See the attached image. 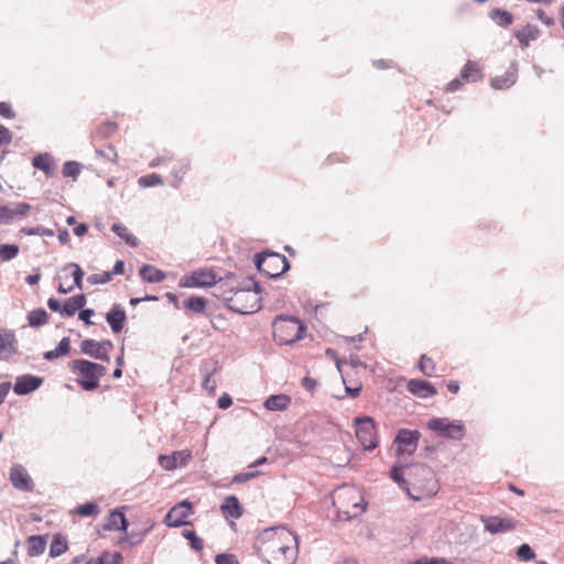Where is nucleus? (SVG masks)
Instances as JSON below:
<instances>
[{"label":"nucleus","instance_id":"2eb2a0df","mask_svg":"<svg viewBox=\"0 0 564 564\" xmlns=\"http://www.w3.org/2000/svg\"><path fill=\"white\" fill-rule=\"evenodd\" d=\"M62 273L69 272L70 276L73 278L74 283L65 286L63 282L58 283L57 292L61 294H67L70 293L75 288L82 290L83 289V278H84V271L79 267V264L70 262L65 264L61 269Z\"/></svg>","mask_w":564,"mask_h":564},{"label":"nucleus","instance_id":"4be33fe9","mask_svg":"<svg viewBox=\"0 0 564 564\" xmlns=\"http://www.w3.org/2000/svg\"><path fill=\"white\" fill-rule=\"evenodd\" d=\"M517 73H518V68H517V65L513 63L506 70L503 76H497L491 79V86L495 89H505V88L511 87L516 83Z\"/></svg>","mask_w":564,"mask_h":564},{"label":"nucleus","instance_id":"b1692460","mask_svg":"<svg viewBox=\"0 0 564 564\" xmlns=\"http://www.w3.org/2000/svg\"><path fill=\"white\" fill-rule=\"evenodd\" d=\"M128 528V520L124 517L123 512L119 510H113L107 518V522L105 524L106 530H116V531H126Z\"/></svg>","mask_w":564,"mask_h":564},{"label":"nucleus","instance_id":"423d86ee","mask_svg":"<svg viewBox=\"0 0 564 564\" xmlns=\"http://www.w3.org/2000/svg\"><path fill=\"white\" fill-rule=\"evenodd\" d=\"M273 337L280 345H291L305 335L306 328L301 319L292 316H279L273 321Z\"/></svg>","mask_w":564,"mask_h":564},{"label":"nucleus","instance_id":"3c124183","mask_svg":"<svg viewBox=\"0 0 564 564\" xmlns=\"http://www.w3.org/2000/svg\"><path fill=\"white\" fill-rule=\"evenodd\" d=\"M188 169V163L185 161L177 162L176 166L174 167V176H175V186H177V183H180L183 178L184 173Z\"/></svg>","mask_w":564,"mask_h":564},{"label":"nucleus","instance_id":"5fc2aeb1","mask_svg":"<svg viewBox=\"0 0 564 564\" xmlns=\"http://www.w3.org/2000/svg\"><path fill=\"white\" fill-rule=\"evenodd\" d=\"M12 220V207L0 205V224H9Z\"/></svg>","mask_w":564,"mask_h":564},{"label":"nucleus","instance_id":"49530a36","mask_svg":"<svg viewBox=\"0 0 564 564\" xmlns=\"http://www.w3.org/2000/svg\"><path fill=\"white\" fill-rule=\"evenodd\" d=\"M110 280H111V273L107 272V271L102 272V273H94L87 278V282L90 283L91 285L105 284V283L109 282Z\"/></svg>","mask_w":564,"mask_h":564},{"label":"nucleus","instance_id":"e433bc0d","mask_svg":"<svg viewBox=\"0 0 564 564\" xmlns=\"http://www.w3.org/2000/svg\"><path fill=\"white\" fill-rule=\"evenodd\" d=\"M20 248L18 245L2 243L0 245V261L7 262L14 259L19 254Z\"/></svg>","mask_w":564,"mask_h":564},{"label":"nucleus","instance_id":"c03bdc74","mask_svg":"<svg viewBox=\"0 0 564 564\" xmlns=\"http://www.w3.org/2000/svg\"><path fill=\"white\" fill-rule=\"evenodd\" d=\"M419 368L427 377L433 376V373L435 372V365L433 360L426 357L425 355L421 357Z\"/></svg>","mask_w":564,"mask_h":564},{"label":"nucleus","instance_id":"338daca9","mask_svg":"<svg viewBox=\"0 0 564 564\" xmlns=\"http://www.w3.org/2000/svg\"><path fill=\"white\" fill-rule=\"evenodd\" d=\"M462 86V82L459 78H455L453 79L452 82L448 83L447 85V91H456L457 89H459V87Z\"/></svg>","mask_w":564,"mask_h":564},{"label":"nucleus","instance_id":"bf43d9fd","mask_svg":"<svg viewBox=\"0 0 564 564\" xmlns=\"http://www.w3.org/2000/svg\"><path fill=\"white\" fill-rule=\"evenodd\" d=\"M538 18H539V20H540L543 24H545V25H547V26H553V25L555 24L554 19H553V18H551V17H549V15H547L544 11H542V10H539V11H538Z\"/></svg>","mask_w":564,"mask_h":564},{"label":"nucleus","instance_id":"a19ab883","mask_svg":"<svg viewBox=\"0 0 564 564\" xmlns=\"http://www.w3.org/2000/svg\"><path fill=\"white\" fill-rule=\"evenodd\" d=\"M62 172L65 177L76 178L80 173V165L75 161H67L64 163Z\"/></svg>","mask_w":564,"mask_h":564},{"label":"nucleus","instance_id":"4468645a","mask_svg":"<svg viewBox=\"0 0 564 564\" xmlns=\"http://www.w3.org/2000/svg\"><path fill=\"white\" fill-rule=\"evenodd\" d=\"M192 458L189 449L175 451L171 455H160V466L165 470H174L178 467H184Z\"/></svg>","mask_w":564,"mask_h":564},{"label":"nucleus","instance_id":"412c9836","mask_svg":"<svg viewBox=\"0 0 564 564\" xmlns=\"http://www.w3.org/2000/svg\"><path fill=\"white\" fill-rule=\"evenodd\" d=\"M106 321L108 322L111 330L113 333H120L124 326L126 322V312L119 306L115 305L106 315Z\"/></svg>","mask_w":564,"mask_h":564},{"label":"nucleus","instance_id":"72a5a7b5","mask_svg":"<svg viewBox=\"0 0 564 564\" xmlns=\"http://www.w3.org/2000/svg\"><path fill=\"white\" fill-rule=\"evenodd\" d=\"M112 231L118 235L121 239H123L129 246L135 247L138 246V239L129 232L128 228L122 224H113Z\"/></svg>","mask_w":564,"mask_h":564},{"label":"nucleus","instance_id":"c756f323","mask_svg":"<svg viewBox=\"0 0 564 564\" xmlns=\"http://www.w3.org/2000/svg\"><path fill=\"white\" fill-rule=\"evenodd\" d=\"M69 350L70 339L68 337H63L55 349L48 350L44 354V359L54 360L58 357L66 356Z\"/></svg>","mask_w":564,"mask_h":564},{"label":"nucleus","instance_id":"39448f33","mask_svg":"<svg viewBox=\"0 0 564 564\" xmlns=\"http://www.w3.org/2000/svg\"><path fill=\"white\" fill-rule=\"evenodd\" d=\"M68 368L76 376V382L85 391H94L99 387L100 379L107 369L100 364L86 359H75L68 364Z\"/></svg>","mask_w":564,"mask_h":564},{"label":"nucleus","instance_id":"6e6552de","mask_svg":"<svg viewBox=\"0 0 564 564\" xmlns=\"http://www.w3.org/2000/svg\"><path fill=\"white\" fill-rule=\"evenodd\" d=\"M355 429L357 440L365 451H372L378 446L376 424L371 417H357Z\"/></svg>","mask_w":564,"mask_h":564},{"label":"nucleus","instance_id":"4c0bfd02","mask_svg":"<svg viewBox=\"0 0 564 564\" xmlns=\"http://www.w3.org/2000/svg\"><path fill=\"white\" fill-rule=\"evenodd\" d=\"M184 306L194 313H203L206 308V300L202 296H192L184 302Z\"/></svg>","mask_w":564,"mask_h":564},{"label":"nucleus","instance_id":"774afa93","mask_svg":"<svg viewBox=\"0 0 564 564\" xmlns=\"http://www.w3.org/2000/svg\"><path fill=\"white\" fill-rule=\"evenodd\" d=\"M336 564H358V561L352 556H346L338 560Z\"/></svg>","mask_w":564,"mask_h":564},{"label":"nucleus","instance_id":"aec40b11","mask_svg":"<svg viewBox=\"0 0 564 564\" xmlns=\"http://www.w3.org/2000/svg\"><path fill=\"white\" fill-rule=\"evenodd\" d=\"M408 390L419 398H430L436 394V389L427 381L412 379L408 382Z\"/></svg>","mask_w":564,"mask_h":564},{"label":"nucleus","instance_id":"7c9ffc66","mask_svg":"<svg viewBox=\"0 0 564 564\" xmlns=\"http://www.w3.org/2000/svg\"><path fill=\"white\" fill-rule=\"evenodd\" d=\"M460 77L465 80L477 82L482 78V73L475 62L468 61L460 73Z\"/></svg>","mask_w":564,"mask_h":564},{"label":"nucleus","instance_id":"37998d69","mask_svg":"<svg viewBox=\"0 0 564 564\" xmlns=\"http://www.w3.org/2000/svg\"><path fill=\"white\" fill-rule=\"evenodd\" d=\"M138 184H139L141 187L155 186V185H160V184H162V178L160 177V175H158V174L153 173V174H149V175L141 176V177L138 180Z\"/></svg>","mask_w":564,"mask_h":564},{"label":"nucleus","instance_id":"0e129e2a","mask_svg":"<svg viewBox=\"0 0 564 564\" xmlns=\"http://www.w3.org/2000/svg\"><path fill=\"white\" fill-rule=\"evenodd\" d=\"M70 564H93V561L88 558L85 554H80L73 557Z\"/></svg>","mask_w":564,"mask_h":564},{"label":"nucleus","instance_id":"bb28decb","mask_svg":"<svg viewBox=\"0 0 564 564\" xmlns=\"http://www.w3.org/2000/svg\"><path fill=\"white\" fill-rule=\"evenodd\" d=\"M221 511L225 516L238 519L242 516V508L235 496H228L221 505Z\"/></svg>","mask_w":564,"mask_h":564},{"label":"nucleus","instance_id":"393cba45","mask_svg":"<svg viewBox=\"0 0 564 564\" xmlns=\"http://www.w3.org/2000/svg\"><path fill=\"white\" fill-rule=\"evenodd\" d=\"M290 404L291 398L283 393L270 395L263 403L264 408L269 411H283Z\"/></svg>","mask_w":564,"mask_h":564},{"label":"nucleus","instance_id":"473e14b6","mask_svg":"<svg viewBox=\"0 0 564 564\" xmlns=\"http://www.w3.org/2000/svg\"><path fill=\"white\" fill-rule=\"evenodd\" d=\"M404 469L406 470V467L394 466L390 471V476L402 489L410 494L409 477H404Z\"/></svg>","mask_w":564,"mask_h":564},{"label":"nucleus","instance_id":"13d9d810","mask_svg":"<svg viewBox=\"0 0 564 564\" xmlns=\"http://www.w3.org/2000/svg\"><path fill=\"white\" fill-rule=\"evenodd\" d=\"M0 116L11 119L14 117V112L8 102L0 101Z\"/></svg>","mask_w":564,"mask_h":564},{"label":"nucleus","instance_id":"2f4dec72","mask_svg":"<svg viewBox=\"0 0 564 564\" xmlns=\"http://www.w3.org/2000/svg\"><path fill=\"white\" fill-rule=\"evenodd\" d=\"M45 546H46V542H45L44 538H42L40 535H32L28 539L26 547H28V553L31 556L42 554L45 550Z\"/></svg>","mask_w":564,"mask_h":564},{"label":"nucleus","instance_id":"5701e85b","mask_svg":"<svg viewBox=\"0 0 564 564\" xmlns=\"http://www.w3.org/2000/svg\"><path fill=\"white\" fill-rule=\"evenodd\" d=\"M86 304V296L84 294L75 295L65 301L62 307L63 317H72L77 311L82 310Z\"/></svg>","mask_w":564,"mask_h":564},{"label":"nucleus","instance_id":"e2e57ef3","mask_svg":"<svg viewBox=\"0 0 564 564\" xmlns=\"http://www.w3.org/2000/svg\"><path fill=\"white\" fill-rule=\"evenodd\" d=\"M232 404V400L231 398L228 395V394H223L219 399H218V406L220 409H228L230 405Z\"/></svg>","mask_w":564,"mask_h":564},{"label":"nucleus","instance_id":"79ce46f5","mask_svg":"<svg viewBox=\"0 0 564 564\" xmlns=\"http://www.w3.org/2000/svg\"><path fill=\"white\" fill-rule=\"evenodd\" d=\"M99 508L96 503L87 502L76 508L75 512L82 517H90L97 514Z\"/></svg>","mask_w":564,"mask_h":564},{"label":"nucleus","instance_id":"69168bd1","mask_svg":"<svg viewBox=\"0 0 564 564\" xmlns=\"http://www.w3.org/2000/svg\"><path fill=\"white\" fill-rule=\"evenodd\" d=\"M123 268H124V262L122 260H118L115 263L112 271H109V272L111 273V276L113 274H122L123 273Z\"/></svg>","mask_w":564,"mask_h":564},{"label":"nucleus","instance_id":"4d7b16f0","mask_svg":"<svg viewBox=\"0 0 564 564\" xmlns=\"http://www.w3.org/2000/svg\"><path fill=\"white\" fill-rule=\"evenodd\" d=\"M260 473L259 471H249V473H240L236 475L232 479L234 482H243L247 480H250L254 477H257Z\"/></svg>","mask_w":564,"mask_h":564},{"label":"nucleus","instance_id":"dca6fc26","mask_svg":"<svg viewBox=\"0 0 564 564\" xmlns=\"http://www.w3.org/2000/svg\"><path fill=\"white\" fill-rule=\"evenodd\" d=\"M10 480L14 488L22 491H31L33 481L26 469L21 465H13L10 469Z\"/></svg>","mask_w":564,"mask_h":564},{"label":"nucleus","instance_id":"ea45409f","mask_svg":"<svg viewBox=\"0 0 564 564\" xmlns=\"http://www.w3.org/2000/svg\"><path fill=\"white\" fill-rule=\"evenodd\" d=\"M67 551V543L61 538H54L50 546V555L56 557Z\"/></svg>","mask_w":564,"mask_h":564},{"label":"nucleus","instance_id":"a211bd4d","mask_svg":"<svg viewBox=\"0 0 564 564\" xmlns=\"http://www.w3.org/2000/svg\"><path fill=\"white\" fill-rule=\"evenodd\" d=\"M18 350V341L15 335L11 330H0V360H8Z\"/></svg>","mask_w":564,"mask_h":564},{"label":"nucleus","instance_id":"c85d7f7f","mask_svg":"<svg viewBox=\"0 0 564 564\" xmlns=\"http://www.w3.org/2000/svg\"><path fill=\"white\" fill-rule=\"evenodd\" d=\"M139 274L143 281L149 283L162 282L166 276L163 271L149 264L142 265Z\"/></svg>","mask_w":564,"mask_h":564},{"label":"nucleus","instance_id":"a18cd8bd","mask_svg":"<svg viewBox=\"0 0 564 564\" xmlns=\"http://www.w3.org/2000/svg\"><path fill=\"white\" fill-rule=\"evenodd\" d=\"M183 535L189 541L192 549L200 551L204 547L203 540L194 531L185 530Z\"/></svg>","mask_w":564,"mask_h":564},{"label":"nucleus","instance_id":"09e8293b","mask_svg":"<svg viewBox=\"0 0 564 564\" xmlns=\"http://www.w3.org/2000/svg\"><path fill=\"white\" fill-rule=\"evenodd\" d=\"M517 556L522 561H531L535 554L529 544H522L517 550Z\"/></svg>","mask_w":564,"mask_h":564},{"label":"nucleus","instance_id":"603ef678","mask_svg":"<svg viewBox=\"0 0 564 564\" xmlns=\"http://www.w3.org/2000/svg\"><path fill=\"white\" fill-rule=\"evenodd\" d=\"M30 209H31V206L28 203L15 204V206L12 207L13 219L17 217H24L29 213Z\"/></svg>","mask_w":564,"mask_h":564},{"label":"nucleus","instance_id":"6e6d98bb","mask_svg":"<svg viewBox=\"0 0 564 564\" xmlns=\"http://www.w3.org/2000/svg\"><path fill=\"white\" fill-rule=\"evenodd\" d=\"M12 141V133L8 128L0 124V145L9 144Z\"/></svg>","mask_w":564,"mask_h":564},{"label":"nucleus","instance_id":"f8f14e48","mask_svg":"<svg viewBox=\"0 0 564 564\" xmlns=\"http://www.w3.org/2000/svg\"><path fill=\"white\" fill-rule=\"evenodd\" d=\"M193 513V506L187 500L175 505L165 516L164 523L167 527H181L187 524V518Z\"/></svg>","mask_w":564,"mask_h":564},{"label":"nucleus","instance_id":"cd10ccee","mask_svg":"<svg viewBox=\"0 0 564 564\" xmlns=\"http://www.w3.org/2000/svg\"><path fill=\"white\" fill-rule=\"evenodd\" d=\"M540 35V30L532 24H527L521 30L516 32V37L522 46H528L530 42L536 40Z\"/></svg>","mask_w":564,"mask_h":564},{"label":"nucleus","instance_id":"9b49d317","mask_svg":"<svg viewBox=\"0 0 564 564\" xmlns=\"http://www.w3.org/2000/svg\"><path fill=\"white\" fill-rule=\"evenodd\" d=\"M257 267L265 274L270 276H276L284 272L289 268V264L285 257L276 253H270L261 259H258Z\"/></svg>","mask_w":564,"mask_h":564},{"label":"nucleus","instance_id":"052dcab7","mask_svg":"<svg viewBox=\"0 0 564 564\" xmlns=\"http://www.w3.org/2000/svg\"><path fill=\"white\" fill-rule=\"evenodd\" d=\"M94 311L90 308L82 310L79 313V318L86 324V325H93V322L90 321V317L94 315Z\"/></svg>","mask_w":564,"mask_h":564},{"label":"nucleus","instance_id":"f257e3e1","mask_svg":"<svg viewBox=\"0 0 564 564\" xmlns=\"http://www.w3.org/2000/svg\"><path fill=\"white\" fill-rule=\"evenodd\" d=\"M257 552L267 564H294L299 555V540L285 527L269 528L259 535Z\"/></svg>","mask_w":564,"mask_h":564},{"label":"nucleus","instance_id":"864d4df0","mask_svg":"<svg viewBox=\"0 0 564 564\" xmlns=\"http://www.w3.org/2000/svg\"><path fill=\"white\" fill-rule=\"evenodd\" d=\"M216 564H239V561L234 554H218L215 558Z\"/></svg>","mask_w":564,"mask_h":564},{"label":"nucleus","instance_id":"1a4fd4ad","mask_svg":"<svg viewBox=\"0 0 564 564\" xmlns=\"http://www.w3.org/2000/svg\"><path fill=\"white\" fill-rule=\"evenodd\" d=\"M218 282L216 273L207 268L195 270L180 279L181 288H207Z\"/></svg>","mask_w":564,"mask_h":564},{"label":"nucleus","instance_id":"ddd939ff","mask_svg":"<svg viewBox=\"0 0 564 564\" xmlns=\"http://www.w3.org/2000/svg\"><path fill=\"white\" fill-rule=\"evenodd\" d=\"M112 349V343L109 340L96 341L94 339H85L80 344L83 354L88 355L95 359L109 361V352Z\"/></svg>","mask_w":564,"mask_h":564},{"label":"nucleus","instance_id":"de8ad7c7","mask_svg":"<svg viewBox=\"0 0 564 564\" xmlns=\"http://www.w3.org/2000/svg\"><path fill=\"white\" fill-rule=\"evenodd\" d=\"M21 232L28 235V236H46L52 237L54 236V231L48 228L44 227H33V228H23Z\"/></svg>","mask_w":564,"mask_h":564},{"label":"nucleus","instance_id":"6ab92c4d","mask_svg":"<svg viewBox=\"0 0 564 564\" xmlns=\"http://www.w3.org/2000/svg\"><path fill=\"white\" fill-rule=\"evenodd\" d=\"M485 529L492 533H503L514 529V522L511 519L500 517H486L482 518Z\"/></svg>","mask_w":564,"mask_h":564},{"label":"nucleus","instance_id":"8fccbe9b","mask_svg":"<svg viewBox=\"0 0 564 564\" xmlns=\"http://www.w3.org/2000/svg\"><path fill=\"white\" fill-rule=\"evenodd\" d=\"M96 153H97L98 156H100V158H102L105 160H108V161H110L112 163H116L117 160H118V154H117V152H116L113 147H108L105 150L97 149Z\"/></svg>","mask_w":564,"mask_h":564},{"label":"nucleus","instance_id":"f03ea898","mask_svg":"<svg viewBox=\"0 0 564 564\" xmlns=\"http://www.w3.org/2000/svg\"><path fill=\"white\" fill-rule=\"evenodd\" d=\"M216 290L217 296L236 313L252 314L261 308V296L254 282L250 281L247 286L238 288L232 281H219Z\"/></svg>","mask_w":564,"mask_h":564},{"label":"nucleus","instance_id":"c9c22d12","mask_svg":"<svg viewBox=\"0 0 564 564\" xmlns=\"http://www.w3.org/2000/svg\"><path fill=\"white\" fill-rule=\"evenodd\" d=\"M29 324L34 327L42 326L47 323L48 314L44 310H34L29 313Z\"/></svg>","mask_w":564,"mask_h":564},{"label":"nucleus","instance_id":"f3484780","mask_svg":"<svg viewBox=\"0 0 564 564\" xmlns=\"http://www.w3.org/2000/svg\"><path fill=\"white\" fill-rule=\"evenodd\" d=\"M43 379L32 375L19 376L15 379L13 391L18 395H25L39 389Z\"/></svg>","mask_w":564,"mask_h":564},{"label":"nucleus","instance_id":"a878e982","mask_svg":"<svg viewBox=\"0 0 564 564\" xmlns=\"http://www.w3.org/2000/svg\"><path fill=\"white\" fill-rule=\"evenodd\" d=\"M32 164L45 173L46 176H52L55 171V165L52 156L48 153L39 154L33 158Z\"/></svg>","mask_w":564,"mask_h":564},{"label":"nucleus","instance_id":"f704fd0d","mask_svg":"<svg viewBox=\"0 0 564 564\" xmlns=\"http://www.w3.org/2000/svg\"><path fill=\"white\" fill-rule=\"evenodd\" d=\"M490 18L500 26H508L513 22V17L510 12L501 9H494Z\"/></svg>","mask_w":564,"mask_h":564},{"label":"nucleus","instance_id":"58836bf2","mask_svg":"<svg viewBox=\"0 0 564 564\" xmlns=\"http://www.w3.org/2000/svg\"><path fill=\"white\" fill-rule=\"evenodd\" d=\"M122 555L118 552L110 553L104 552L101 553L93 564H121Z\"/></svg>","mask_w":564,"mask_h":564},{"label":"nucleus","instance_id":"20e7f679","mask_svg":"<svg viewBox=\"0 0 564 564\" xmlns=\"http://www.w3.org/2000/svg\"><path fill=\"white\" fill-rule=\"evenodd\" d=\"M406 476L409 477V487L411 498L419 500L422 497H431L436 495L438 485L433 470L426 465H413L406 467Z\"/></svg>","mask_w":564,"mask_h":564},{"label":"nucleus","instance_id":"0eeeda50","mask_svg":"<svg viewBox=\"0 0 564 564\" xmlns=\"http://www.w3.org/2000/svg\"><path fill=\"white\" fill-rule=\"evenodd\" d=\"M427 427L441 437L462 440L465 436V425L462 421H451L447 417L429 420Z\"/></svg>","mask_w":564,"mask_h":564},{"label":"nucleus","instance_id":"9d476101","mask_svg":"<svg viewBox=\"0 0 564 564\" xmlns=\"http://www.w3.org/2000/svg\"><path fill=\"white\" fill-rule=\"evenodd\" d=\"M419 440L420 433L417 431L400 430L393 443L395 455L400 457L413 454L416 451Z\"/></svg>","mask_w":564,"mask_h":564},{"label":"nucleus","instance_id":"680f3d73","mask_svg":"<svg viewBox=\"0 0 564 564\" xmlns=\"http://www.w3.org/2000/svg\"><path fill=\"white\" fill-rule=\"evenodd\" d=\"M47 306L51 311L53 312H57L62 315V307H63V304L56 300V299H48L47 301Z\"/></svg>","mask_w":564,"mask_h":564},{"label":"nucleus","instance_id":"7ed1b4c3","mask_svg":"<svg viewBox=\"0 0 564 564\" xmlns=\"http://www.w3.org/2000/svg\"><path fill=\"white\" fill-rule=\"evenodd\" d=\"M333 503L345 520L361 516L368 506L362 489L355 485H344L336 489Z\"/></svg>","mask_w":564,"mask_h":564}]
</instances>
